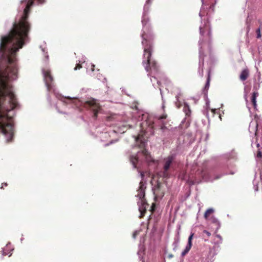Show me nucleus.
Returning <instances> with one entry per match:
<instances>
[{
  "instance_id": "obj_15",
  "label": "nucleus",
  "mask_w": 262,
  "mask_h": 262,
  "mask_svg": "<svg viewBox=\"0 0 262 262\" xmlns=\"http://www.w3.org/2000/svg\"><path fill=\"white\" fill-rule=\"evenodd\" d=\"M180 233L179 231H178L177 234L175 235L174 238V241L172 243V247H173V250L176 251L177 249V248L179 246V244L180 243Z\"/></svg>"
},
{
  "instance_id": "obj_22",
  "label": "nucleus",
  "mask_w": 262,
  "mask_h": 262,
  "mask_svg": "<svg viewBox=\"0 0 262 262\" xmlns=\"http://www.w3.org/2000/svg\"><path fill=\"white\" fill-rule=\"evenodd\" d=\"M85 57H82L81 60H79V62L77 63L76 67L74 68V70H77V69H80L81 68L80 66L81 63H84L85 61Z\"/></svg>"
},
{
  "instance_id": "obj_5",
  "label": "nucleus",
  "mask_w": 262,
  "mask_h": 262,
  "mask_svg": "<svg viewBox=\"0 0 262 262\" xmlns=\"http://www.w3.org/2000/svg\"><path fill=\"white\" fill-rule=\"evenodd\" d=\"M151 4V0H146L143 7V12L142 17V30L141 37L142 38L143 45H145L146 37L152 38V34H154L151 28L150 24L149 23V18L147 16L149 8Z\"/></svg>"
},
{
  "instance_id": "obj_18",
  "label": "nucleus",
  "mask_w": 262,
  "mask_h": 262,
  "mask_svg": "<svg viewBox=\"0 0 262 262\" xmlns=\"http://www.w3.org/2000/svg\"><path fill=\"white\" fill-rule=\"evenodd\" d=\"M225 157L228 160L235 159L237 157V154L234 150H232L230 152L226 154Z\"/></svg>"
},
{
  "instance_id": "obj_24",
  "label": "nucleus",
  "mask_w": 262,
  "mask_h": 262,
  "mask_svg": "<svg viewBox=\"0 0 262 262\" xmlns=\"http://www.w3.org/2000/svg\"><path fill=\"white\" fill-rule=\"evenodd\" d=\"M135 122V120L134 118H132L130 120H129L128 123H126L125 125H124V127H128V128L134 127L135 125L134 123Z\"/></svg>"
},
{
  "instance_id": "obj_50",
  "label": "nucleus",
  "mask_w": 262,
  "mask_h": 262,
  "mask_svg": "<svg viewBox=\"0 0 262 262\" xmlns=\"http://www.w3.org/2000/svg\"><path fill=\"white\" fill-rule=\"evenodd\" d=\"M234 173V172H231L230 173V174H233Z\"/></svg>"
},
{
  "instance_id": "obj_9",
  "label": "nucleus",
  "mask_w": 262,
  "mask_h": 262,
  "mask_svg": "<svg viewBox=\"0 0 262 262\" xmlns=\"http://www.w3.org/2000/svg\"><path fill=\"white\" fill-rule=\"evenodd\" d=\"M176 157L175 154H171L168 156L166 158L164 159V164L163 165V171L161 172L160 176L164 178H168L169 177V174L168 172L170 166Z\"/></svg>"
},
{
  "instance_id": "obj_3",
  "label": "nucleus",
  "mask_w": 262,
  "mask_h": 262,
  "mask_svg": "<svg viewBox=\"0 0 262 262\" xmlns=\"http://www.w3.org/2000/svg\"><path fill=\"white\" fill-rule=\"evenodd\" d=\"M154 39V35L152 34L151 38L146 37L144 45H143L142 41L141 42L142 47L144 49L142 64L147 72H148L149 70H151L152 72L154 73V76H152V78H150L151 82L155 88L159 86V88L160 91V94L162 99L163 100V93L161 88V81L159 80L158 78L159 67L156 61L151 58V55L153 51Z\"/></svg>"
},
{
  "instance_id": "obj_39",
  "label": "nucleus",
  "mask_w": 262,
  "mask_h": 262,
  "mask_svg": "<svg viewBox=\"0 0 262 262\" xmlns=\"http://www.w3.org/2000/svg\"><path fill=\"white\" fill-rule=\"evenodd\" d=\"M139 231H135L134 233H133V237L134 238H136L137 235L139 234Z\"/></svg>"
},
{
  "instance_id": "obj_31",
  "label": "nucleus",
  "mask_w": 262,
  "mask_h": 262,
  "mask_svg": "<svg viewBox=\"0 0 262 262\" xmlns=\"http://www.w3.org/2000/svg\"><path fill=\"white\" fill-rule=\"evenodd\" d=\"M204 96H205V100H206V106L207 107H209V100L208 98V96H207V94L206 93H205L204 94Z\"/></svg>"
},
{
  "instance_id": "obj_4",
  "label": "nucleus",
  "mask_w": 262,
  "mask_h": 262,
  "mask_svg": "<svg viewBox=\"0 0 262 262\" xmlns=\"http://www.w3.org/2000/svg\"><path fill=\"white\" fill-rule=\"evenodd\" d=\"M137 118L138 121H142L139 124L140 131L143 133H149V135H154V129L157 127L164 132L167 130L164 125V120L166 119V115L156 116L147 113H143L139 112L138 115L134 117Z\"/></svg>"
},
{
  "instance_id": "obj_29",
  "label": "nucleus",
  "mask_w": 262,
  "mask_h": 262,
  "mask_svg": "<svg viewBox=\"0 0 262 262\" xmlns=\"http://www.w3.org/2000/svg\"><path fill=\"white\" fill-rule=\"evenodd\" d=\"M96 77L97 78L98 80L102 81L103 83H104L105 81H106V79L105 77H103V76L102 75H97Z\"/></svg>"
},
{
  "instance_id": "obj_30",
  "label": "nucleus",
  "mask_w": 262,
  "mask_h": 262,
  "mask_svg": "<svg viewBox=\"0 0 262 262\" xmlns=\"http://www.w3.org/2000/svg\"><path fill=\"white\" fill-rule=\"evenodd\" d=\"M193 234H194L193 233H191L190 235V236H189L187 245L192 246V238H193Z\"/></svg>"
},
{
  "instance_id": "obj_19",
  "label": "nucleus",
  "mask_w": 262,
  "mask_h": 262,
  "mask_svg": "<svg viewBox=\"0 0 262 262\" xmlns=\"http://www.w3.org/2000/svg\"><path fill=\"white\" fill-rule=\"evenodd\" d=\"M249 75L248 70L247 69H245L242 71L241 75H240V79L242 81H245L248 78Z\"/></svg>"
},
{
  "instance_id": "obj_37",
  "label": "nucleus",
  "mask_w": 262,
  "mask_h": 262,
  "mask_svg": "<svg viewBox=\"0 0 262 262\" xmlns=\"http://www.w3.org/2000/svg\"><path fill=\"white\" fill-rule=\"evenodd\" d=\"M255 68L256 69V72H257V75H258V81H259V80L260 79V72L258 71L257 67L255 66Z\"/></svg>"
},
{
  "instance_id": "obj_49",
  "label": "nucleus",
  "mask_w": 262,
  "mask_h": 262,
  "mask_svg": "<svg viewBox=\"0 0 262 262\" xmlns=\"http://www.w3.org/2000/svg\"><path fill=\"white\" fill-rule=\"evenodd\" d=\"M23 239H24L23 237L21 238V239H20L21 242H22Z\"/></svg>"
},
{
  "instance_id": "obj_40",
  "label": "nucleus",
  "mask_w": 262,
  "mask_h": 262,
  "mask_svg": "<svg viewBox=\"0 0 262 262\" xmlns=\"http://www.w3.org/2000/svg\"><path fill=\"white\" fill-rule=\"evenodd\" d=\"M203 233L205 234L208 237H209L211 235L209 232L205 230L203 231Z\"/></svg>"
},
{
  "instance_id": "obj_34",
  "label": "nucleus",
  "mask_w": 262,
  "mask_h": 262,
  "mask_svg": "<svg viewBox=\"0 0 262 262\" xmlns=\"http://www.w3.org/2000/svg\"><path fill=\"white\" fill-rule=\"evenodd\" d=\"M214 5H211L210 6L209 8V9L208 10V11L206 12V14H207V15H209V12L210 11H212V12L214 11Z\"/></svg>"
},
{
  "instance_id": "obj_12",
  "label": "nucleus",
  "mask_w": 262,
  "mask_h": 262,
  "mask_svg": "<svg viewBox=\"0 0 262 262\" xmlns=\"http://www.w3.org/2000/svg\"><path fill=\"white\" fill-rule=\"evenodd\" d=\"M134 138H135L137 146H138L141 148L145 146L146 144V140L142 135L139 134L137 137L134 136Z\"/></svg>"
},
{
  "instance_id": "obj_35",
  "label": "nucleus",
  "mask_w": 262,
  "mask_h": 262,
  "mask_svg": "<svg viewBox=\"0 0 262 262\" xmlns=\"http://www.w3.org/2000/svg\"><path fill=\"white\" fill-rule=\"evenodd\" d=\"M94 68H95V65L94 64H91V70H88L87 69V72L90 74H91L94 71Z\"/></svg>"
},
{
  "instance_id": "obj_10",
  "label": "nucleus",
  "mask_w": 262,
  "mask_h": 262,
  "mask_svg": "<svg viewBox=\"0 0 262 262\" xmlns=\"http://www.w3.org/2000/svg\"><path fill=\"white\" fill-rule=\"evenodd\" d=\"M203 38H200V40L199 41V68H198V73L201 77H203V66H204V56L205 55L204 54V52L203 50Z\"/></svg>"
},
{
  "instance_id": "obj_47",
  "label": "nucleus",
  "mask_w": 262,
  "mask_h": 262,
  "mask_svg": "<svg viewBox=\"0 0 262 262\" xmlns=\"http://www.w3.org/2000/svg\"><path fill=\"white\" fill-rule=\"evenodd\" d=\"M55 106L57 110H58V107H57V106L56 104H55Z\"/></svg>"
},
{
  "instance_id": "obj_17",
  "label": "nucleus",
  "mask_w": 262,
  "mask_h": 262,
  "mask_svg": "<svg viewBox=\"0 0 262 262\" xmlns=\"http://www.w3.org/2000/svg\"><path fill=\"white\" fill-rule=\"evenodd\" d=\"M211 222L213 224H214L216 226V229L215 232H217V230L220 229L221 227V223L218 220L217 218H216L215 216H212L210 219Z\"/></svg>"
},
{
  "instance_id": "obj_7",
  "label": "nucleus",
  "mask_w": 262,
  "mask_h": 262,
  "mask_svg": "<svg viewBox=\"0 0 262 262\" xmlns=\"http://www.w3.org/2000/svg\"><path fill=\"white\" fill-rule=\"evenodd\" d=\"M140 172V176L142 179L139 184V188L137 190L138 193L136 196L139 199V201L138 202V205L139 207V210L140 212V217L141 218L144 215V213L146 212V208L148 204L146 202L144 196H145V190L146 188V183L143 182L144 179V173L142 171H139Z\"/></svg>"
},
{
  "instance_id": "obj_46",
  "label": "nucleus",
  "mask_w": 262,
  "mask_h": 262,
  "mask_svg": "<svg viewBox=\"0 0 262 262\" xmlns=\"http://www.w3.org/2000/svg\"><path fill=\"white\" fill-rule=\"evenodd\" d=\"M176 105H177V106L178 108H179V107H180V106H178V105H177V102H176Z\"/></svg>"
},
{
  "instance_id": "obj_27",
  "label": "nucleus",
  "mask_w": 262,
  "mask_h": 262,
  "mask_svg": "<svg viewBox=\"0 0 262 262\" xmlns=\"http://www.w3.org/2000/svg\"><path fill=\"white\" fill-rule=\"evenodd\" d=\"M214 212V209H212V208H209L208 209L205 214H204V217L206 219L207 218V215L208 214L211 213H213Z\"/></svg>"
},
{
  "instance_id": "obj_32",
  "label": "nucleus",
  "mask_w": 262,
  "mask_h": 262,
  "mask_svg": "<svg viewBox=\"0 0 262 262\" xmlns=\"http://www.w3.org/2000/svg\"><path fill=\"white\" fill-rule=\"evenodd\" d=\"M227 174H228L227 173H224L222 174L216 175V176H215V177L213 179H211L210 180L211 181H212L213 180H216V179H218L220 178L223 175Z\"/></svg>"
},
{
  "instance_id": "obj_42",
  "label": "nucleus",
  "mask_w": 262,
  "mask_h": 262,
  "mask_svg": "<svg viewBox=\"0 0 262 262\" xmlns=\"http://www.w3.org/2000/svg\"><path fill=\"white\" fill-rule=\"evenodd\" d=\"M254 189L255 191H257L258 190V187L257 185H254Z\"/></svg>"
},
{
  "instance_id": "obj_44",
  "label": "nucleus",
  "mask_w": 262,
  "mask_h": 262,
  "mask_svg": "<svg viewBox=\"0 0 262 262\" xmlns=\"http://www.w3.org/2000/svg\"><path fill=\"white\" fill-rule=\"evenodd\" d=\"M8 185L7 183H2V186H1V188H3V186H7Z\"/></svg>"
},
{
  "instance_id": "obj_48",
  "label": "nucleus",
  "mask_w": 262,
  "mask_h": 262,
  "mask_svg": "<svg viewBox=\"0 0 262 262\" xmlns=\"http://www.w3.org/2000/svg\"><path fill=\"white\" fill-rule=\"evenodd\" d=\"M140 250H139L138 252V254L139 255L140 254Z\"/></svg>"
},
{
  "instance_id": "obj_23",
  "label": "nucleus",
  "mask_w": 262,
  "mask_h": 262,
  "mask_svg": "<svg viewBox=\"0 0 262 262\" xmlns=\"http://www.w3.org/2000/svg\"><path fill=\"white\" fill-rule=\"evenodd\" d=\"M116 132L115 130H110L108 132H105L102 133V137L103 138H106L108 136L112 137L115 135Z\"/></svg>"
},
{
  "instance_id": "obj_2",
  "label": "nucleus",
  "mask_w": 262,
  "mask_h": 262,
  "mask_svg": "<svg viewBox=\"0 0 262 262\" xmlns=\"http://www.w3.org/2000/svg\"><path fill=\"white\" fill-rule=\"evenodd\" d=\"M42 73L45 85L49 93L53 92L55 96L58 99L60 100L63 103H74L77 108L83 106L87 109L90 108L92 110L94 116L95 117H96L100 108V106L97 100L92 98H88L84 101H82L75 98H71L69 97H64L57 92L54 84L53 78L51 75L50 70L42 69Z\"/></svg>"
},
{
  "instance_id": "obj_1",
  "label": "nucleus",
  "mask_w": 262,
  "mask_h": 262,
  "mask_svg": "<svg viewBox=\"0 0 262 262\" xmlns=\"http://www.w3.org/2000/svg\"><path fill=\"white\" fill-rule=\"evenodd\" d=\"M35 0H22L18 8L19 16L13 24L11 31L0 39V67H18L16 54L30 41L31 26L28 21L30 8ZM42 4L45 0H35Z\"/></svg>"
},
{
  "instance_id": "obj_26",
  "label": "nucleus",
  "mask_w": 262,
  "mask_h": 262,
  "mask_svg": "<svg viewBox=\"0 0 262 262\" xmlns=\"http://www.w3.org/2000/svg\"><path fill=\"white\" fill-rule=\"evenodd\" d=\"M200 181V180L199 179H195L194 180H191L190 178L188 180V183L190 185H194L195 183H199Z\"/></svg>"
},
{
  "instance_id": "obj_33",
  "label": "nucleus",
  "mask_w": 262,
  "mask_h": 262,
  "mask_svg": "<svg viewBox=\"0 0 262 262\" xmlns=\"http://www.w3.org/2000/svg\"><path fill=\"white\" fill-rule=\"evenodd\" d=\"M256 37L257 38H260L261 37V33H260V28H258L256 30Z\"/></svg>"
},
{
  "instance_id": "obj_6",
  "label": "nucleus",
  "mask_w": 262,
  "mask_h": 262,
  "mask_svg": "<svg viewBox=\"0 0 262 262\" xmlns=\"http://www.w3.org/2000/svg\"><path fill=\"white\" fill-rule=\"evenodd\" d=\"M249 132L251 136L254 135L256 137V146L258 148L256 157L261 158L262 151V127L258 126V122L257 119L252 120L249 124Z\"/></svg>"
},
{
  "instance_id": "obj_45",
  "label": "nucleus",
  "mask_w": 262,
  "mask_h": 262,
  "mask_svg": "<svg viewBox=\"0 0 262 262\" xmlns=\"http://www.w3.org/2000/svg\"><path fill=\"white\" fill-rule=\"evenodd\" d=\"M173 257V255L172 254H168V257L169 258H172Z\"/></svg>"
},
{
  "instance_id": "obj_28",
  "label": "nucleus",
  "mask_w": 262,
  "mask_h": 262,
  "mask_svg": "<svg viewBox=\"0 0 262 262\" xmlns=\"http://www.w3.org/2000/svg\"><path fill=\"white\" fill-rule=\"evenodd\" d=\"M40 48H41L42 52L44 54L45 57L48 60L49 59V55L48 54L47 52L46 51V48L45 47H43L42 46H41L40 47Z\"/></svg>"
},
{
  "instance_id": "obj_38",
  "label": "nucleus",
  "mask_w": 262,
  "mask_h": 262,
  "mask_svg": "<svg viewBox=\"0 0 262 262\" xmlns=\"http://www.w3.org/2000/svg\"><path fill=\"white\" fill-rule=\"evenodd\" d=\"M216 237L217 238H218L220 239V241H219V242H217L216 243H217V244H220V243H222V238L221 236L220 235H219V234H217V235H216Z\"/></svg>"
},
{
  "instance_id": "obj_20",
  "label": "nucleus",
  "mask_w": 262,
  "mask_h": 262,
  "mask_svg": "<svg viewBox=\"0 0 262 262\" xmlns=\"http://www.w3.org/2000/svg\"><path fill=\"white\" fill-rule=\"evenodd\" d=\"M210 80V73H209V72L208 74V77H207V80H206V82L205 85L204 86V89L203 90V93H204V94H205V93L207 94V91H208V89L209 88Z\"/></svg>"
},
{
  "instance_id": "obj_41",
  "label": "nucleus",
  "mask_w": 262,
  "mask_h": 262,
  "mask_svg": "<svg viewBox=\"0 0 262 262\" xmlns=\"http://www.w3.org/2000/svg\"><path fill=\"white\" fill-rule=\"evenodd\" d=\"M47 99H48V102L50 103V104L51 105H52V103H51V98H50V96L49 94H48Z\"/></svg>"
},
{
  "instance_id": "obj_36",
  "label": "nucleus",
  "mask_w": 262,
  "mask_h": 262,
  "mask_svg": "<svg viewBox=\"0 0 262 262\" xmlns=\"http://www.w3.org/2000/svg\"><path fill=\"white\" fill-rule=\"evenodd\" d=\"M117 141H118V140H117V139H115V140H111L108 143H107L105 144L104 145V146H108V145H111V144H113V143H115V142H117Z\"/></svg>"
},
{
  "instance_id": "obj_16",
  "label": "nucleus",
  "mask_w": 262,
  "mask_h": 262,
  "mask_svg": "<svg viewBox=\"0 0 262 262\" xmlns=\"http://www.w3.org/2000/svg\"><path fill=\"white\" fill-rule=\"evenodd\" d=\"M209 1L210 0H201V2L202 3V6L201 8V10H200V12L199 15L202 19V17H203L202 13L204 10L205 6H208L209 5Z\"/></svg>"
},
{
  "instance_id": "obj_43",
  "label": "nucleus",
  "mask_w": 262,
  "mask_h": 262,
  "mask_svg": "<svg viewBox=\"0 0 262 262\" xmlns=\"http://www.w3.org/2000/svg\"><path fill=\"white\" fill-rule=\"evenodd\" d=\"M181 94L180 93H179L176 96V99H177V102H179V95H180Z\"/></svg>"
},
{
  "instance_id": "obj_11",
  "label": "nucleus",
  "mask_w": 262,
  "mask_h": 262,
  "mask_svg": "<svg viewBox=\"0 0 262 262\" xmlns=\"http://www.w3.org/2000/svg\"><path fill=\"white\" fill-rule=\"evenodd\" d=\"M200 30V34L201 36V37H204V33L205 31L207 32V35L209 39L211 38V27L209 23L208 22V20H206V21L204 22V24H203L202 23L200 25L199 27Z\"/></svg>"
},
{
  "instance_id": "obj_21",
  "label": "nucleus",
  "mask_w": 262,
  "mask_h": 262,
  "mask_svg": "<svg viewBox=\"0 0 262 262\" xmlns=\"http://www.w3.org/2000/svg\"><path fill=\"white\" fill-rule=\"evenodd\" d=\"M183 111L185 113L186 116H190L191 111L187 103H184Z\"/></svg>"
},
{
  "instance_id": "obj_8",
  "label": "nucleus",
  "mask_w": 262,
  "mask_h": 262,
  "mask_svg": "<svg viewBox=\"0 0 262 262\" xmlns=\"http://www.w3.org/2000/svg\"><path fill=\"white\" fill-rule=\"evenodd\" d=\"M144 161L146 162L150 161V156L146 149L138 151L136 156L130 157V161L134 168H137V163H142Z\"/></svg>"
},
{
  "instance_id": "obj_25",
  "label": "nucleus",
  "mask_w": 262,
  "mask_h": 262,
  "mask_svg": "<svg viewBox=\"0 0 262 262\" xmlns=\"http://www.w3.org/2000/svg\"><path fill=\"white\" fill-rule=\"evenodd\" d=\"M191 246H192L187 245L185 249L182 251V252L181 253V256H184L186 254H187L188 253V252L189 251V250H190Z\"/></svg>"
},
{
  "instance_id": "obj_14",
  "label": "nucleus",
  "mask_w": 262,
  "mask_h": 262,
  "mask_svg": "<svg viewBox=\"0 0 262 262\" xmlns=\"http://www.w3.org/2000/svg\"><path fill=\"white\" fill-rule=\"evenodd\" d=\"M13 250V248L12 247L11 244L9 243L8 244H7V245L6 246V247L5 248H3L2 255H8L9 256H10L12 255L11 252Z\"/></svg>"
},
{
  "instance_id": "obj_13",
  "label": "nucleus",
  "mask_w": 262,
  "mask_h": 262,
  "mask_svg": "<svg viewBox=\"0 0 262 262\" xmlns=\"http://www.w3.org/2000/svg\"><path fill=\"white\" fill-rule=\"evenodd\" d=\"M259 88V84H258L256 86H254V89L257 91ZM258 96V93L257 91H255L252 93L251 97V101L255 110H257V104H256V98Z\"/></svg>"
}]
</instances>
